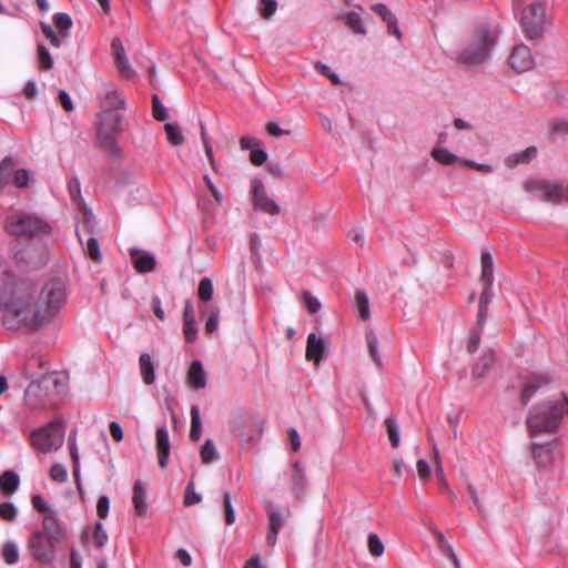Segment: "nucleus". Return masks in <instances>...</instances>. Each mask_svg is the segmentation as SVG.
<instances>
[{
    "label": "nucleus",
    "instance_id": "nucleus-1",
    "mask_svg": "<svg viewBox=\"0 0 568 568\" xmlns=\"http://www.w3.org/2000/svg\"><path fill=\"white\" fill-rule=\"evenodd\" d=\"M67 303L60 280L43 284L13 273H0V316L8 329L37 332L49 325Z\"/></svg>",
    "mask_w": 568,
    "mask_h": 568
},
{
    "label": "nucleus",
    "instance_id": "nucleus-2",
    "mask_svg": "<svg viewBox=\"0 0 568 568\" xmlns=\"http://www.w3.org/2000/svg\"><path fill=\"white\" fill-rule=\"evenodd\" d=\"M566 414L568 415V398L566 396L534 405L526 418L529 436L536 438L541 435L556 434Z\"/></svg>",
    "mask_w": 568,
    "mask_h": 568
},
{
    "label": "nucleus",
    "instance_id": "nucleus-3",
    "mask_svg": "<svg viewBox=\"0 0 568 568\" xmlns=\"http://www.w3.org/2000/svg\"><path fill=\"white\" fill-rule=\"evenodd\" d=\"M67 389V377L52 373L30 383L24 392L26 404L32 409L47 407L55 396Z\"/></svg>",
    "mask_w": 568,
    "mask_h": 568
},
{
    "label": "nucleus",
    "instance_id": "nucleus-4",
    "mask_svg": "<svg viewBox=\"0 0 568 568\" xmlns=\"http://www.w3.org/2000/svg\"><path fill=\"white\" fill-rule=\"evenodd\" d=\"M498 33L486 24L475 29L469 43L460 50L457 55V63L462 65H475L484 63L488 58L491 48L496 44Z\"/></svg>",
    "mask_w": 568,
    "mask_h": 568
},
{
    "label": "nucleus",
    "instance_id": "nucleus-5",
    "mask_svg": "<svg viewBox=\"0 0 568 568\" xmlns=\"http://www.w3.org/2000/svg\"><path fill=\"white\" fill-rule=\"evenodd\" d=\"M6 231L14 236H37L48 234L50 225L39 216L26 212H14L6 219Z\"/></svg>",
    "mask_w": 568,
    "mask_h": 568
},
{
    "label": "nucleus",
    "instance_id": "nucleus-6",
    "mask_svg": "<svg viewBox=\"0 0 568 568\" xmlns=\"http://www.w3.org/2000/svg\"><path fill=\"white\" fill-rule=\"evenodd\" d=\"M520 24L527 39L535 40L541 38L546 27L549 24L545 4L534 2L525 7L521 12Z\"/></svg>",
    "mask_w": 568,
    "mask_h": 568
},
{
    "label": "nucleus",
    "instance_id": "nucleus-7",
    "mask_svg": "<svg viewBox=\"0 0 568 568\" xmlns=\"http://www.w3.org/2000/svg\"><path fill=\"white\" fill-rule=\"evenodd\" d=\"M64 442V426L61 419H54L47 426L41 427L31 434L32 445L42 453H50L59 449Z\"/></svg>",
    "mask_w": 568,
    "mask_h": 568
},
{
    "label": "nucleus",
    "instance_id": "nucleus-8",
    "mask_svg": "<svg viewBox=\"0 0 568 568\" xmlns=\"http://www.w3.org/2000/svg\"><path fill=\"white\" fill-rule=\"evenodd\" d=\"M122 115L120 110H102L99 113L98 140L111 152L116 151L114 135L121 131Z\"/></svg>",
    "mask_w": 568,
    "mask_h": 568
},
{
    "label": "nucleus",
    "instance_id": "nucleus-9",
    "mask_svg": "<svg viewBox=\"0 0 568 568\" xmlns=\"http://www.w3.org/2000/svg\"><path fill=\"white\" fill-rule=\"evenodd\" d=\"M525 189L536 197L552 204H559L562 200L568 201V187L559 181H528Z\"/></svg>",
    "mask_w": 568,
    "mask_h": 568
},
{
    "label": "nucleus",
    "instance_id": "nucleus-10",
    "mask_svg": "<svg viewBox=\"0 0 568 568\" xmlns=\"http://www.w3.org/2000/svg\"><path fill=\"white\" fill-rule=\"evenodd\" d=\"M55 539L45 536L42 531H38L31 536L28 548L36 560L49 564L55 558Z\"/></svg>",
    "mask_w": 568,
    "mask_h": 568
},
{
    "label": "nucleus",
    "instance_id": "nucleus-11",
    "mask_svg": "<svg viewBox=\"0 0 568 568\" xmlns=\"http://www.w3.org/2000/svg\"><path fill=\"white\" fill-rule=\"evenodd\" d=\"M53 23L59 33H57L53 28L45 22H41V31L53 47L60 48L63 39L69 37V30L72 27V19L69 14L59 12L54 14Z\"/></svg>",
    "mask_w": 568,
    "mask_h": 568
},
{
    "label": "nucleus",
    "instance_id": "nucleus-12",
    "mask_svg": "<svg viewBox=\"0 0 568 568\" xmlns=\"http://www.w3.org/2000/svg\"><path fill=\"white\" fill-rule=\"evenodd\" d=\"M102 110H123L125 100L119 88L112 82H103L99 92Z\"/></svg>",
    "mask_w": 568,
    "mask_h": 568
},
{
    "label": "nucleus",
    "instance_id": "nucleus-13",
    "mask_svg": "<svg viewBox=\"0 0 568 568\" xmlns=\"http://www.w3.org/2000/svg\"><path fill=\"white\" fill-rule=\"evenodd\" d=\"M291 493L296 501L305 498L308 480L305 473V464L295 462L292 465L290 475Z\"/></svg>",
    "mask_w": 568,
    "mask_h": 568
},
{
    "label": "nucleus",
    "instance_id": "nucleus-14",
    "mask_svg": "<svg viewBox=\"0 0 568 568\" xmlns=\"http://www.w3.org/2000/svg\"><path fill=\"white\" fill-rule=\"evenodd\" d=\"M265 508L268 518L265 545L273 549L277 542L278 534L283 527V520L280 509H277L274 505L267 503Z\"/></svg>",
    "mask_w": 568,
    "mask_h": 568
},
{
    "label": "nucleus",
    "instance_id": "nucleus-15",
    "mask_svg": "<svg viewBox=\"0 0 568 568\" xmlns=\"http://www.w3.org/2000/svg\"><path fill=\"white\" fill-rule=\"evenodd\" d=\"M530 49L525 44L516 45L509 57L510 67L517 72H525L534 67Z\"/></svg>",
    "mask_w": 568,
    "mask_h": 568
},
{
    "label": "nucleus",
    "instance_id": "nucleus-16",
    "mask_svg": "<svg viewBox=\"0 0 568 568\" xmlns=\"http://www.w3.org/2000/svg\"><path fill=\"white\" fill-rule=\"evenodd\" d=\"M111 50H112V55H113V59H114V62H115V65H116V69L119 70V72L128 79L132 78L135 72L129 62V59L125 53V49L119 38H114L112 40Z\"/></svg>",
    "mask_w": 568,
    "mask_h": 568
},
{
    "label": "nucleus",
    "instance_id": "nucleus-17",
    "mask_svg": "<svg viewBox=\"0 0 568 568\" xmlns=\"http://www.w3.org/2000/svg\"><path fill=\"white\" fill-rule=\"evenodd\" d=\"M240 145L243 150L250 151V161L254 165H262L267 160L266 152L261 148V141L252 136H242Z\"/></svg>",
    "mask_w": 568,
    "mask_h": 568
},
{
    "label": "nucleus",
    "instance_id": "nucleus-18",
    "mask_svg": "<svg viewBox=\"0 0 568 568\" xmlns=\"http://www.w3.org/2000/svg\"><path fill=\"white\" fill-rule=\"evenodd\" d=\"M131 258L135 270L140 273L151 272L155 267L154 255L146 251L132 248Z\"/></svg>",
    "mask_w": 568,
    "mask_h": 568
},
{
    "label": "nucleus",
    "instance_id": "nucleus-19",
    "mask_svg": "<svg viewBox=\"0 0 568 568\" xmlns=\"http://www.w3.org/2000/svg\"><path fill=\"white\" fill-rule=\"evenodd\" d=\"M187 384L193 389L204 388L207 384V375L199 361H193L186 375Z\"/></svg>",
    "mask_w": 568,
    "mask_h": 568
},
{
    "label": "nucleus",
    "instance_id": "nucleus-20",
    "mask_svg": "<svg viewBox=\"0 0 568 568\" xmlns=\"http://www.w3.org/2000/svg\"><path fill=\"white\" fill-rule=\"evenodd\" d=\"M253 193L256 207L272 215L280 213V206L265 194L264 187L260 182L255 183Z\"/></svg>",
    "mask_w": 568,
    "mask_h": 568
},
{
    "label": "nucleus",
    "instance_id": "nucleus-21",
    "mask_svg": "<svg viewBox=\"0 0 568 568\" xmlns=\"http://www.w3.org/2000/svg\"><path fill=\"white\" fill-rule=\"evenodd\" d=\"M549 383L548 376L545 375H531L529 376L523 387L520 394V400L523 405H526L539 387Z\"/></svg>",
    "mask_w": 568,
    "mask_h": 568
},
{
    "label": "nucleus",
    "instance_id": "nucleus-22",
    "mask_svg": "<svg viewBox=\"0 0 568 568\" xmlns=\"http://www.w3.org/2000/svg\"><path fill=\"white\" fill-rule=\"evenodd\" d=\"M325 356V344L322 338H318L314 333L307 337L306 358L313 361L318 365Z\"/></svg>",
    "mask_w": 568,
    "mask_h": 568
},
{
    "label": "nucleus",
    "instance_id": "nucleus-23",
    "mask_svg": "<svg viewBox=\"0 0 568 568\" xmlns=\"http://www.w3.org/2000/svg\"><path fill=\"white\" fill-rule=\"evenodd\" d=\"M43 529L45 536H50L55 541H63L65 536L64 529L59 523L54 510L43 516Z\"/></svg>",
    "mask_w": 568,
    "mask_h": 568
},
{
    "label": "nucleus",
    "instance_id": "nucleus-24",
    "mask_svg": "<svg viewBox=\"0 0 568 568\" xmlns=\"http://www.w3.org/2000/svg\"><path fill=\"white\" fill-rule=\"evenodd\" d=\"M132 503L135 513L139 516H145L148 513L146 485L142 480H136L133 485Z\"/></svg>",
    "mask_w": 568,
    "mask_h": 568
},
{
    "label": "nucleus",
    "instance_id": "nucleus-25",
    "mask_svg": "<svg viewBox=\"0 0 568 568\" xmlns=\"http://www.w3.org/2000/svg\"><path fill=\"white\" fill-rule=\"evenodd\" d=\"M156 452L160 467L165 468L170 455V439L165 427H160L156 430Z\"/></svg>",
    "mask_w": 568,
    "mask_h": 568
},
{
    "label": "nucleus",
    "instance_id": "nucleus-26",
    "mask_svg": "<svg viewBox=\"0 0 568 568\" xmlns=\"http://www.w3.org/2000/svg\"><path fill=\"white\" fill-rule=\"evenodd\" d=\"M139 371L145 385H152L155 382L154 363L148 353H142L139 358Z\"/></svg>",
    "mask_w": 568,
    "mask_h": 568
},
{
    "label": "nucleus",
    "instance_id": "nucleus-27",
    "mask_svg": "<svg viewBox=\"0 0 568 568\" xmlns=\"http://www.w3.org/2000/svg\"><path fill=\"white\" fill-rule=\"evenodd\" d=\"M531 452L535 462L540 466H547L552 462V443H534Z\"/></svg>",
    "mask_w": 568,
    "mask_h": 568
},
{
    "label": "nucleus",
    "instance_id": "nucleus-28",
    "mask_svg": "<svg viewBox=\"0 0 568 568\" xmlns=\"http://www.w3.org/2000/svg\"><path fill=\"white\" fill-rule=\"evenodd\" d=\"M495 356L491 352L484 353L479 361L474 365L471 375L474 378H483L487 372L493 367Z\"/></svg>",
    "mask_w": 568,
    "mask_h": 568
},
{
    "label": "nucleus",
    "instance_id": "nucleus-29",
    "mask_svg": "<svg viewBox=\"0 0 568 568\" xmlns=\"http://www.w3.org/2000/svg\"><path fill=\"white\" fill-rule=\"evenodd\" d=\"M480 263H481L480 280H481L483 284H487V286H493V282H494V275H493L494 262H493L491 254L489 252H483L481 253Z\"/></svg>",
    "mask_w": 568,
    "mask_h": 568
},
{
    "label": "nucleus",
    "instance_id": "nucleus-30",
    "mask_svg": "<svg viewBox=\"0 0 568 568\" xmlns=\"http://www.w3.org/2000/svg\"><path fill=\"white\" fill-rule=\"evenodd\" d=\"M432 156L435 161L443 165H453L456 163H462V159L452 153L449 150L440 146H435L432 150Z\"/></svg>",
    "mask_w": 568,
    "mask_h": 568
},
{
    "label": "nucleus",
    "instance_id": "nucleus-31",
    "mask_svg": "<svg viewBox=\"0 0 568 568\" xmlns=\"http://www.w3.org/2000/svg\"><path fill=\"white\" fill-rule=\"evenodd\" d=\"M537 155L536 146H528L526 150L511 154L506 159L509 168L516 166L519 163H528Z\"/></svg>",
    "mask_w": 568,
    "mask_h": 568
},
{
    "label": "nucleus",
    "instance_id": "nucleus-32",
    "mask_svg": "<svg viewBox=\"0 0 568 568\" xmlns=\"http://www.w3.org/2000/svg\"><path fill=\"white\" fill-rule=\"evenodd\" d=\"M20 484V479L17 473L12 470H6L0 476V488L6 494H13Z\"/></svg>",
    "mask_w": 568,
    "mask_h": 568
},
{
    "label": "nucleus",
    "instance_id": "nucleus-33",
    "mask_svg": "<svg viewBox=\"0 0 568 568\" xmlns=\"http://www.w3.org/2000/svg\"><path fill=\"white\" fill-rule=\"evenodd\" d=\"M1 555H2L3 560L8 565H16L20 558V551H19L18 544L12 540L6 541L2 546Z\"/></svg>",
    "mask_w": 568,
    "mask_h": 568
},
{
    "label": "nucleus",
    "instance_id": "nucleus-34",
    "mask_svg": "<svg viewBox=\"0 0 568 568\" xmlns=\"http://www.w3.org/2000/svg\"><path fill=\"white\" fill-rule=\"evenodd\" d=\"M201 459L204 464H211L220 458V454L213 439L207 438L200 450Z\"/></svg>",
    "mask_w": 568,
    "mask_h": 568
},
{
    "label": "nucleus",
    "instance_id": "nucleus-35",
    "mask_svg": "<svg viewBox=\"0 0 568 568\" xmlns=\"http://www.w3.org/2000/svg\"><path fill=\"white\" fill-rule=\"evenodd\" d=\"M202 435V420L200 415V408L196 405L191 407V429L190 437L192 440L197 442Z\"/></svg>",
    "mask_w": 568,
    "mask_h": 568
},
{
    "label": "nucleus",
    "instance_id": "nucleus-36",
    "mask_svg": "<svg viewBox=\"0 0 568 568\" xmlns=\"http://www.w3.org/2000/svg\"><path fill=\"white\" fill-rule=\"evenodd\" d=\"M355 305L358 312V316L367 321L371 318L369 301L368 296L364 291H357L355 294Z\"/></svg>",
    "mask_w": 568,
    "mask_h": 568
},
{
    "label": "nucleus",
    "instance_id": "nucleus-37",
    "mask_svg": "<svg viewBox=\"0 0 568 568\" xmlns=\"http://www.w3.org/2000/svg\"><path fill=\"white\" fill-rule=\"evenodd\" d=\"M344 23L356 34H365L366 29L363 24L362 18L356 12H348L341 17Z\"/></svg>",
    "mask_w": 568,
    "mask_h": 568
},
{
    "label": "nucleus",
    "instance_id": "nucleus-38",
    "mask_svg": "<svg viewBox=\"0 0 568 568\" xmlns=\"http://www.w3.org/2000/svg\"><path fill=\"white\" fill-rule=\"evenodd\" d=\"M366 342H367L368 352H369V355H371L373 362L377 366H382V356L378 351V338L372 329L366 332Z\"/></svg>",
    "mask_w": 568,
    "mask_h": 568
},
{
    "label": "nucleus",
    "instance_id": "nucleus-39",
    "mask_svg": "<svg viewBox=\"0 0 568 568\" xmlns=\"http://www.w3.org/2000/svg\"><path fill=\"white\" fill-rule=\"evenodd\" d=\"M164 131L172 145H181L184 142L182 130L178 123H165Z\"/></svg>",
    "mask_w": 568,
    "mask_h": 568
},
{
    "label": "nucleus",
    "instance_id": "nucleus-40",
    "mask_svg": "<svg viewBox=\"0 0 568 568\" xmlns=\"http://www.w3.org/2000/svg\"><path fill=\"white\" fill-rule=\"evenodd\" d=\"M278 9L276 0H260L257 11L264 20H270Z\"/></svg>",
    "mask_w": 568,
    "mask_h": 568
},
{
    "label": "nucleus",
    "instance_id": "nucleus-41",
    "mask_svg": "<svg viewBox=\"0 0 568 568\" xmlns=\"http://www.w3.org/2000/svg\"><path fill=\"white\" fill-rule=\"evenodd\" d=\"M38 65L40 70H51L54 67V60L43 44L38 45Z\"/></svg>",
    "mask_w": 568,
    "mask_h": 568
},
{
    "label": "nucleus",
    "instance_id": "nucleus-42",
    "mask_svg": "<svg viewBox=\"0 0 568 568\" xmlns=\"http://www.w3.org/2000/svg\"><path fill=\"white\" fill-rule=\"evenodd\" d=\"M367 546L369 554L373 557H381L384 554L385 547L381 538L375 532H369L367 537Z\"/></svg>",
    "mask_w": 568,
    "mask_h": 568
},
{
    "label": "nucleus",
    "instance_id": "nucleus-43",
    "mask_svg": "<svg viewBox=\"0 0 568 568\" xmlns=\"http://www.w3.org/2000/svg\"><path fill=\"white\" fill-rule=\"evenodd\" d=\"M213 283L209 277H203L199 283L197 294L202 302H209L213 297Z\"/></svg>",
    "mask_w": 568,
    "mask_h": 568
},
{
    "label": "nucleus",
    "instance_id": "nucleus-44",
    "mask_svg": "<svg viewBox=\"0 0 568 568\" xmlns=\"http://www.w3.org/2000/svg\"><path fill=\"white\" fill-rule=\"evenodd\" d=\"M433 535L436 537L438 541L439 548L447 554L455 562L456 566H459V561L449 544L445 540L444 535L436 528H430Z\"/></svg>",
    "mask_w": 568,
    "mask_h": 568
},
{
    "label": "nucleus",
    "instance_id": "nucleus-45",
    "mask_svg": "<svg viewBox=\"0 0 568 568\" xmlns=\"http://www.w3.org/2000/svg\"><path fill=\"white\" fill-rule=\"evenodd\" d=\"M207 313L209 316L205 323V331L207 333H214L217 329L220 323V310L217 306H210L207 308Z\"/></svg>",
    "mask_w": 568,
    "mask_h": 568
},
{
    "label": "nucleus",
    "instance_id": "nucleus-46",
    "mask_svg": "<svg viewBox=\"0 0 568 568\" xmlns=\"http://www.w3.org/2000/svg\"><path fill=\"white\" fill-rule=\"evenodd\" d=\"M385 425L387 427V434H388V438H389L392 446L394 448L398 447L400 438H399V427H398L397 423L393 418L389 417V418H386Z\"/></svg>",
    "mask_w": 568,
    "mask_h": 568
},
{
    "label": "nucleus",
    "instance_id": "nucleus-47",
    "mask_svg": "<svg viewBox=\"0 0 568 568\" xmlns=\"http://www.w3.org/2000/svg\"><path fill=\"white\" fill-rule=\"evenodd\" d=\"M30 178H31V173L29 171L24 170V169H18V170H14V171L11 169V176H10V179H12V183L17 187L27 186Z\"/></svg>",
    "mask_w": 568,
    "mask_h": 568
},
{
    "label": "nucleus",
    "instance_id": "nucleus-48",
    "mask_svg": "<svg viewBox=\"0 0 568 568\" xmlns=\"http://www.w3.org/2000/svg\"><path fill=\"white\" fill-rule=\"evenodd\" d=\"M302 300L303 304L311 314L317 313L322 307L321 302L315 296H313L308 291L302 292Z\"/></svg>",
    "mask_w": 568,
    "mask_h": 568
},
{
    "label": "nucleus",
    "instance_id": "nucleus-49",
    "mask_svg": "<svg viewBox=\"0 0 568 568\" xmlns=\"http://www.w3.org/2000/svg\"><path fill=\"white\" fill-rule=\"evenodd\" d=\"M50 477L52 480L58 483H64L68 479V470L62 464H54L50 469Z\"/></svg>",
    "mask_w": 568,
    "mask_h": 568
},
{
    "label": "nucleus",
    "instance_id": "nucleus-50",
    "mask_svg": "<svg viewBox=\"0 0 568 568\" xmlns=\"http://www.w3.org/2000/svg\"><path fill=\"white\" fill-rule=\"evenodd\" d=\"M153 116L158 121H165L169 119V112L158 95H153Z\"/></svg>",
    "mask_w": 568,
    "mask_h": 568
},
{
    "label": "nucleus",
    "instance_id": "nucleus-51",
    "mask_svg": "<svg viewBox=\"0 0 568 568\" xmlns=\"http://www.w3.org/2000/svg\"><path fill=\"white\" fill-rule=\"evenodd\" d=\"M224 509H225V521L227 525H233L235 523L236 516L235 510L232 504V498L230 493L224 494Z\"/></svg>",
    "mask_w": 568,
    "mask_h": 568
},
{
    "label": "nucleus",
    "instance_id": "nucleus-52",
    "mask_svg": "<svg viewBox=\"0 0 568 568\" xmlns=\"http://www.w3.org/2000/svg\"><path fill=\"white\" fill-rule=\"evenodd\" d=\"M85 252L93 261H100L101 251H100V245H99L97 239H94V237L88 239Z\"/></svg>",
    "mask_w": 568,
    "mask_h": 568
},
{
    "label": "nucleus",
    "instance_id": "nucleus-53",
    "mask_svg": "<svg viewBox=\"0 0 568 568\" xmlns=\"http://www.w3.org/2000/svg\"><path fill=\"white\" fill-rule=\"evenodd\" d=\"M17 516V508L16 506L6 501L0 505V517L4 520H13Z\"/></svg>",
    "mask_w": 568,
    "mask_h": 568
},
{
    "label": "nucleus",
    "instance_id": "nucleus-54",
    "mask_svg": "<svg viewBox=\"0 0 568 568\" xmlns=\"http://www.w3.org/2000/svg\"><path fill=\"white\" fill-rule=\"evenodd\" d=\"M183 333L186 342L192 343L197 336L195 320L184 321Z\"/></svg>",
    "mask_w": 568,
    "mask_h": 568
},
{
    "label": "nucleus",
    "instance_id": "nucleus-55",
    "mask_svg": "<svg viewBox=\"0 0 568 568\" xmlns=\"http://www.w3.org/2000/svg\"><path fill=\"white\" fill-rule=\"evenodd\" d=\"M32 505L38 511L42 513L43 516L49 514V511H53L49 503L41 495H36L32 497Z\"/></svg>",
    "mask_w": 568,
    "mask_h": 568
},
{
    "label": "nucleus",
    "instance_id": "nucleus-56",
    "mask_svg": "<svg viewBox=\"0 0 568 568\" xmlns=\"http://www.w3.org/2000/svg\"><path fill=\"white\" fill-rule=\"evenodd\" d=\"M550 131L555 134L568 135V120L555 119L550 122Z\"/></svg>",
    "mask_w": 568,
    "mask_h": 568
},
{
    "label": "nucleus",
    "instance_id": "nucleus-57",
    "mask_svg": "<svg viewBox=\"0 0 568 568\" xmlns=\"http://www.w3.org/2000/svg\"><path fill=\"white\" fill-rule=\"evenodd\" d=\"M372 10L377 13L386 23L394 20L396 17L390 12V10L383 3H377L372 7Z\"/></svg>",
    "mask_w": 568,
    "mask_h": 568
},
{
    "label": "nucleus",
    "instance_id": "nucleus-58",
    "mask_svg": "<svg viewBox=\"0 0 568 568\" xmlns=\"http://www.w3.org/2000/svg\"><path fill=\"white\" fill-rule=\"evenodd\" d=\"M435 475L437 477L439 485L443 487V489L446 490L447 493H452L450 487L446 480V476L444 473V467H443L442 462L436 463Z\"/></svg>",
    "mask_w": 568,
    "mask_h": 568
},
{
    "label": "nucleus",
    "instance_id": "nucleus-59",
    "mask_svg": "<svg viewBox=\"0 0 568 568\" xmlns=\"http://www.w3.org/2000/svg\"><path fill=\"white\" fill-rule=\"evenodd\" d=\"M201 500H202V496L199 493L194 491L193 485L190 484L186 487V491H185V497H184L185 505L191 506L194 504H199Z\"/></svg>",
    "mask_w": 568,
    "mask_h": 568
},
{
    "label": "nucleus",
    "instance_id": "nucleus-60",
    "mask_svg": "<svg viewBox=\"0 0 568 568\" xmlns=\"http://www.w3.org/2000/svg\"><path fill=\"white\" fill-rule=\"evenodd\" d=\"M109 507H110L109 498L104 495L100 496L98 504H97L98 516L102 519L106 518L108 513H109Z\"/></svg>",
    "mask_w": 568,
    "mask_h": 568
},
{
    "label": "nucleus",
    "instance_id": "nucleus-61",
    "mask_svg": "<svg viewBox=\"0 0 568 568\" xmlns=\"http://www.w3.org/2000/svg\"><path fill=\"white\" fill-rule=\"evenodd\" d=\"M69 193L73 202H78L81 199V187L78 179H72L68 184Z\"/></svg>",
    "mask_w": 568,
    "mask_h": 568
},
{
    "label": "nucleus",
    "instance_id": "nucleus-62",
    "mask_svg": "<svg viewBox=\"0 0 568 568\" xmlns=\"http://www.w3.org/2000/svg\"><path fill=\"white\" fill-rule=\"evenodd\" d=\"M467 491L473 500V504L474 506L476 507L477 511L479 514H483L484 511V506L479 499V496H478V490L477 488L473 485V484H469L468 487H467Z\"/></svg>",
    "mask_w": 568,
    "mask_h": 568
},
{
    "label": "nucleus",
    "instance_id": "nucleus-63",
    "mask_svg": "<svg viewBox=\"0 0 568 568\" xmlns=\"http://www.w3.org/2000/svg\"><path fill=\"white\" fill-rule=\"evenodd\" d=\"M418 476L422 480H427L430 476V467L427 460L419 459L416 464Z\"/></svg>",
    "mask_w": 568,
    "mask_h": 568
},
{
    "label": "nucleus",
    "instance_id": "nucleus-64",
    "mask_svg": "<svg viewBox=\"0 0 568 568\" xmlns=\"http://www.w3.org/2000/svg\"><path fill=\"white\" fill-rule=\"evenodd\" d=\"M244 568H266V566L260 555H254L244 564Z\"/></svg>",
    "mask_w": 568,
    "mask_h": 568
}]
</instances>
